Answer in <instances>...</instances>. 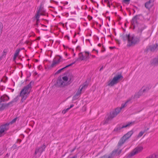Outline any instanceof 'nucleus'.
Instances as JSON below:
<instances>
[{"label": "nucleus", "mask_w": 158, "mask_h": 158, "mask_svg": "<svg viewBox=\"0 0 158 158\" xmlns=\"http://www.w3.org/2000/svg\"><path fill=\"white\" fill-rule=\"evenodd\" d=\"M151 87L152 86L150 85L143 86L138 92V94L135 95V97L136 98H139L143 93H147L151 89Z\"/></svg>", "instance_id": "obj_7"}, {"label": "nucleus", "mask_w": 158, "mask_h": 158, "mask_svg": "<svg viewBox=\"0 0 158 158\" xmlns=\"http://www.w3.org/2000/svg\"><path fill=\"white\" fill-rule=\"evenodd\" d=\"M66 113L64 110H63L62 111V113L63 114H64Z\"/></svg>", "instance_id": "obj_46"}, {"label": "nucleus", "mask_w": 158, "mask_h": 158, "mask_svg": "<svg viewBox=\"0 0 158 158\" xmlns=\"http://www.w3.org/2000/svg\"><path fill=\"white\" fill-rule=\"evenodd\" d=\"M39 11H37V14L35 16V18L36 19V20L37 21H39L40 19V15H39Z\"/></svg>", "instance_id": "obj_26"}, {"label": "nucleus", "mask_w": 158, "mask_h": 158, "mask_svg": "<svg viewBox=\"0 0 158 158\" xmlns=\"http://www.w3.org/2000/svg\"><path fill=\"white\" fill-rule=\"evenodd\" d=\"M76 62H77L76 61V60H75L73 62V63H71V64H69V65H70V66H72V65H73V64H74Z\"/></svg>", "instance_id": "obj_39"}, {"label": "nucleus", "mask_w": 158, "mask_h": 158, "mask_svg": "<svg viewBox=\"0 0 158 158\" xmlns=\"http://www.w3.org/2000/svg\"><path fill=\"white\" fill-rule=\"evenodd\" d=\"M19 96L18 95L12 100V101L14 103H16L17 102L19 99Z\"/></svg>", "instance_id": "obj_25"}, {"label": "nucleus", "mask_w": 158, "mask_h": 158, "mask_svg": "<svg viewBox=\"0 0 158 158\" xmlns=\"http://www.w3.org/2000/svg\"><path fill=\"white\" fill-rule=\"evenodd\" d=\"M90 55L92 56V57L93 58H95L96 57V56L94 55H92L91 54H90Z\"/></svg>", "instance_id": "obj_47"}, {"label": "nucleus", "mask_w": 158, "mask_h": 158, "mask_svg": "<svg viewBox=\"0 0 158 158\" xmlns=\"http://www.w3.org/2000/svg\"><path fill=\"white\" fill-rule=\"evenodd\" d=\"M133 132H134L132 130L130 131L121 138L117 145V149H118V150L123 145L126 141L131 137Z\"/></svg>", "instance_id": "obj_6"}, {"label": "nucleus", "mask_w": 158, "mask_h": 158, "mask_svg": "<svg viewBox=\"0 0 158 158\" xmlns=\"http://www.w3.org/2000/svg\"><path fill=\"white\" fill-rule=\"evenodd\" d=\"M123 2L127 4L129 3L130 0H123Z\"/></svg>", "instance_id": "obj_34"}, {"label": "nucleus", "mask_w": 158, "mask_h": 158, "mask_svg": "<svg viewBox=\"0 0 158 158\" xmlns=\"http://www.w3.org/2000/svg\"><path fill=\"white\" fill-rule=\"evenodd\" d=\"M104 2H106L107 4L109 3V1L108 0H105Z\"/></svg>", "instance_id": "obj_45"}, {"label": "nucleus", "mask_w": 158, "mask_h": 158, "mask_svg": "<svg viewBox=\"0 0 158 158\" xmlns=\"http://www.w3.org/2000/svg\"><path fill=\"white\" fill-rule=\"evenodd\" d=\"M143 16L142 15L139 14L136 15L134 16L132 19L131 23L132 25L135 27V25H138L139 24L138 21L141 18H142Z\"/></svg>", "instance_id": "obj_11"}, {"label": "nucleus", "mask_w": 158, "mask_h": 158, "mask_svg": "<svg viewBox=\"0 0 158 158\" xmlns=\"http://www.w3.org/2000/svg\"><path fill=\"white\" fill-rule=\"evenodd\" d=\"M153 0H150L146 2L145 4V6L147 9H149L152 6L153 3L152 2H153Z\"/></svg>", "instance_id": "obj_16"}, {"label": "nucleus", "mask_w": 158, "mask_h": 158, "mask_svg": "<svg viewBox=\"0 0 158 158\" xmlns=\"http://www.w3.org/2000/svg\"><path fill=\"white\" fill-rule=\"evenodd\" d=\"M45 145L44 144L40 147L36 148L35 149V151L34 153L35 155H36L38 154L39 156H40L42 153L45 150Z\"/></svg>", "instance_id": "obj_13"}, {"label": "nucleus", "mask_w": 158, "mask_h": 158, "mask_svg": "<svg viewBox=\"0 0 158 158\" xmlns=\"http://www.w3.org/2000/svg\"><path fill=\"white\" fill-rule=\"evenodd\" d=\"M39 22V21H36V23L35 25L37 27H38V25Z\"/></svg>", "instance_id": "obj_44"}, {"label": "nucleus", "mask_w": 158, "mask_h": 158, "mask_svg": "<svg viewBox=\"0 0 158 158\" xmlns=\"http://www.w3.org/2000/svg\"><path fill=\"white\" fill-rule=\"evenodd\" d=\"M74 105L73 104H71L70 106L69 107V109L73 107V106H74Z\"/></svg>", "instance_id": "obj_48"}, {"label": "nucleus", "mask_w": 158, "mask_h": 158, "mask_svg": "<svg viewBox=\"0 0 158 158\" xmlns=\"http://www.w3.org/2000/svg\"><path fill=\"white\" fill-rule=\"evenodd\" d=\"M76 49L78 50H79L80 51H81V47H80V46H77V47L76 48Z\"/></svg>", "instance_id": "obj_38"}, {"label": "nucleus", "mask_w": 158, "mask_h": 158, "mask_svg": "<svg viewBox=\"0 0 158 158\" xmlns=\"http://www.w3.org/2000/svg\"><path fill=\"white\" fill-rule=\"evenodd\" d=\"M40 37H38V38H37V40H40Z\"/></svg>", "instance_id": "obj_62"}, {"label": "nucleus", "mask_w": 158, "mask_h": 158, "mask_svg": "<svg viewBox=\"0 0 158 158\" xmlns=\"http://www.w3.org/2000/svg\"><path fill=\"white\" fill-rule=\"evenodd\" d=\"M155 155L156 158H158V152L156 153Z\"/></svg>", "instance_id": "obj_50"}, {"label": "nucleus", "mask_w": 158, "mask_h": 158, "mask_svg": "<svg viewBox=\"0 0 158 158\" xmlns=\"http://www.w3.org/2000/svg\"><path fill=\"white\" fill-rule=\"evenodd\" d=\"M128 102H126L125 104H122L120 108H117L115 109L114 110L110 112V114L105 121L103 123V125L108 123L109 121L111 120L113 118L116 116L120 112L121 110L124 108L126 106V104Z\"/></svg>", "instance_id": "obj_3"}, {"label": "nucleus", "mask_w": 158, "mask_h": 158, "mask_svg": "<svg viewBox=\"0 0 158 158\" xmlns=\"http://www.w3.org/2000/svg\"><path fill=\"white\" fill-rule=\"evenodd\" d=\"M69 110V108H67L66 109H64L66 112H67Z\"/></svg>", "instance_id": "obj_52"}, {"label": "nucleus", "mask_w": 158, "mask_h": 158, "mask_svg": "<svg viewBox=\"0 0 158 158\" xmlns=\"http://www.w3.org/2000/svg\"><path fill=\"white\" fill-rule=\"evenodd\" d=\"M143 148L142 147H138L135 148L130 153L127 155V157L129 158L134 156L136 153L140 152L142 150Z\"/></svg>", "instance_id": "obj_12"}, {"label": "nucleus", "mask_w": 158, "mask_h": 158, "mask_svg": "<svg viewBox=\"0 0 158 158\" xmlns=\"http://www.w3.org/2000/svg\"><path fill=\"white\" fill-rule=\"evenodd\" d=\"M103 69V66H102L100 69L99 71H101Z\"/></svg>", "instance_id": "obj_54"}, {"label": "nucleus", "mask_w": 158, "mask_h": 158, "mask_svg": "<svg viewBox=\"0 0 158 158\" xmlns=\"http://www.w3.org/2000/svg\"><path fill=\"white\" fill-rule=\"evenodd\" d=\"M150 64L152 66H157L158 65V56L151 61Z\"/></svg>", "instance_id": "obj_15"}, {"label": "nucleus", "mask_w": 158, "mask_h": 158, "mask_svg": "<svg viewBox=\"0 0 158 158\" xmlns=\"http://www.w3.org/2000/svg\"><path fill=\"white\" fill-rule=\"evenodd\" d=\"M128 102H126L125 104H122L120 108H117L115 109L114 110L110 112V114L105 121L103 123V125L108 123L109 121L111 120L113 118L116 116L120 112L121 110L124 108L126 106V104Z\"/></svg>", "instance_id": "obj_2"}, {"label": "nucleus", "mask_w": 158, "mask_h": 158, "mask_svg": "<svg viewBox=\"0 0 158 158\" xmlns=\"http://www.w3.org/2000/svg\"><path fill=\"white\" fill-rule=\"evenodd\" d=\"M88 17L89 18V20L91 19H92V17L91 16H90L89 15L88 16Z\"/></svg>", "instance_id": "obj_49"}, {"label": "nucleus", "mask_w": 158, "mask_h": 158, "mask_svg": "<svg viewBox=\"0 0 158 158\" xmlns=\"http://www.w3.org/2000/svg\"><path fill=\"white\" fill-rule=\"evenodd\" d=\"M59 63V61H56L54 59L53 60V63L49 67V68H53L56 64H58Z\"/></svg>", "instance_id": "obj_21"}, {"label": "nucleus", "mask_w": 158, "mask_h": 158, "mask_svg": "<svg viewBox=\"0 0 158 158\" xmlns=\"http://www.w3.org/2000/svg\"><path fill=\"white\" fill-rule=\"evenodd\" d=\"M42 30H44V31H47V29H42Z\"/></svg>", "instance_id": "obj_64"}, {"label": "nucleus", "mask_w": 158, "mask_h": 158, "mask_svg": "<svg viewBox=\"0 0 158 158\" xmlns=\"http://www.w3.org/2000/svg\"><path fill=\"white\" fill-rule=\"evenodd\" d=\"M0 99H1L3 102H5L9 100L10 98L7 95L5 94L2 96L0 98Z\"/></svg>", "instance_id": "obj_17"}, {"label": "nucleus", "mask_w": 158, "mask_h": 158, "mask_svg": "<svg viewBox=\"0 0 158 158\" xmlns=\"http://www.w3.org/2000/svg\"><path fill=\"white\" fill-rule=\"evenodd\" d=\"M148 158H156L155 154L150 156Z\"/></svg>", "instance_id": "obj_33"}, {"label": "nucleus", "mask_w": 158, "mask_h": 158, "mask_svg": "<svg viewBox=\"0 0 158 158\" xmlns=\"http://www.w3.org/2000/svg\"><path fill=\"white\" fill-rule=\"evenodd\" d=\"M3 54L2 55V56L4 55H6V52L5 51V50H4L3 52Z\"/></svg>", "instance_id": "obj_43"}, {"label": "nucleus", "mask_w": 158, "mask_h": 158, "mask_svg": "<svg viewBox=\"0 0 158 158\" xmlns=\"http://www.w3.org/2000/svg\"><path fill=\"white\" fill-rule=\"evenodd\" d=\"M10 155V154L7 153L4 157V158L8 157Z\"/></svg>", "instance_id": "obj_41"}, {"label": "nucleus", "mask_w": 158, "mask_h": 158, "mask_svg": "<svg viewBox=\"0 0 158 158\" xmlns=\"http://www.w3.org/2000/svg\"><path fill=\"white\" fill-rule=\"evenodd\" d=\"M144 131H140L139 134L138 135V137H141L142 136V135H143V134L144 133Z\"/></svg>", "instance_id": "obj_31"}, {"label": "nucleus", "mask_w": 158, "mask_h": 158, "mask_svg": "<svg viewBox=\"0 0 158 158\" xmlns=\"http://www.w3.org/2000/svg\"><path fill=\"white\" fill-rule=\"evenodd\" d=\"M20 50L21 49L20 48L17 49L15 51L14 55L15 56H18L19 54V52L20 51Z\"/></svg>", "instance_id": "obj_28"}, {"label": "nucleus", "mask_w": 158, "mask_h": 158, "mask_svg": "<svg viewBox=\"0 0 158 158\" xmlns=\"http://www.w3.org/2000/svg\"><path fill=\"white\" fill-rule=\"evenodd\" d=\"M9 127V124L7 123L0 126V137L3 136L6 133Z\"/></svg>", "instance_id": "obj_8"}, {"label": "nucleus", "mask_w": 158, "mask_h": 158, "mask_svg": "<svg viewBox=\"0 0 158 158\" xmlns=\"http://www.w3.org/2000/svg\"><path fill=\"white\" fill-rule=\"evenodd\" d=\"M79 57L76 60L77 61L80 60H83L85 59L84 56L82 54V52H81L79 53Z\"/></svg>", "instance_id": "obj_20"}, {"label": "nucleus", "mask_w": 158, "mask_h": 158, "mask_svg": "<svg viewBox=\"0 0 158 158\" xmlns=\"http://www.w3.org/2000/svg\"><path fill=\"white\" fill-rule=\"evenodd\" d=\"M149 129V128H148V127L146 128V127H145V129H144V130L143 131H144V132H145L147 131Z\"/></svg>", "instance_id": "obj_36"}, {"label": "nucleus", "mask_w": 158, "mask_h": 158, "mask_svg": "<svg viewBox=\"0 0 158 158\" xmlns=\"http://www.w3.org/2000/svg\"><path fill=\"white\" fill-rule=\"evenodd\" d=\"M123 78L121 74H119L114 77L112 80L110 81H109L108 85L111 86H113L114 85L117 84L118 81V80L120 79H122Z\"/></svg>", "instance_id": "obj_9"}, {"label": "nucleus", "mask_w": 158, "mask_h": 158, "mask_svg": "<svg viewBox=\"0 0 158 158\" xmlns=\"http://www.w3.org/2000/svg\"><path fill=\"white\" fill-rule=\"evenodd\" d=\"M3 57H2V56L0 57V61L2 60V58Z\"/></svg>", "instance_id": "obj_58"}, {"label": "nucleus", "mask_w": 158, "mask_h": 158, "mask_svg": "<svg viewBox=\"0 0 158 158\" xmlns=\"http://www.w3.org/2000/svg\"><path fill=\"white\" fill-rule=\"evenodd\" d=\"M115 40L116 42L117 43H118L119 44V41L118 40L115 39Z\"/></svg>", "instance_id": "obj_51"}, {"label": "nucleus", "mask_w": 158, "mask_h": 158, "mask_svg": "<svg viewBox=\"0 0 158 158\" xmlns=\"http://www.w3.org/2000/svg\"><path fill=\"white\" fill-rule=\"evenodd\" d=\"M54 2L56 4H57L58 3V2H56V1H54Z\"/></svg>", "instance_id": "obj_61"}, {"label": "nucleus", "mask_w": 158, "mask_h": 158, "mask_svg": "<svg viewBox=\"0 0 158 158\" xmlns=\"http://www.w3.org/2000/svg\"><path fill=\"white\" fill-rule=\"evenodd\" d=\"M1 99H0V111H2L4 110L5 109H3L2 108V105L4 106L5 103H2V102L1 101Z\"/></svg>", "instance_id": "obj_22"}, {"label": "nucleus", "mask_w": 158, "mask_h": 158, "mask_svg": "<svg viewBox=\"0 0 158 158\" xmlns=\"http://www.w3.org/2000/svg\"><path fill=\"white\" fill-rule=\"evenodd\" d=\"M17 56H15V55H14V57L13 58V60L14 61H15V60L16 58L17 57Z\"/></svg>", "instance_id": "obj_42"}, {"label": "nucleus", "mask_w": 158, "mask_h": 158, "mask_svg": "<svg viewBox=\"0 0 158 158\" xmlns=\"http://www.w3.org/2000/svg\"><path fill=\"white\" fill-rule=\"evenodd\" d=\"M107 4V6L109 7V8L110 7V3L109 4Z\"/></svg>", "instance_id": "obj_60"}, {"label": "nucleus", "mask_w": 158, "mask_h": 158, "mask_svg": "<svg viewBox=\"0 0 158 158\" xmlns=\"http://www.w3.org/2000/svg\"><path fill=\"white\" fill-rule=\"evenodd\" d=\"M88 84L86 83H85L83 84L82 88H81V89H85L88 86Z\"/></svg>", "instance_id": "obj_30"}, {"label": "nucleus", "mask_w": 158, "mask_h": 158, "mask_svg": "<svg viewBox=\"0 0 158 158\" xmlns=\"http://www.w3.org/2000/svg\"><path fill=\"white\" fill-rule=\"evenodd\" d=\"M144 29V27H142L141 28H139L138 29V32H140L141 33H142V31L143 30V29Z\"/></svg>", "instance_id": "obj_32"}, {"label": "nucleus", "mask_w": 158, "mask_h": 158, "mask_svg": "<svg viewBox=\"0 0 158 158\" xmlns=\"http://www.w3.org/2000/svg\"><path fill=\"white\" fill-rule=\"evenodd\" d=\"M158 50V44H157L150 45L147 49V51L151 52H154L156 50Z\"/></svg>", "instance_id": "obj_14"}, {"label": "nucleus", "mask_w": 158, "mask_h": 158, "mask_svg": "<svg viewBox=\"0 0 158 158\" xmlns=\"http://www.w3.org/2000/svg\"><path fill=\"white\" fill-rule=\"evenodd\" d=\"M121 37L123 41L127 40V46L128 47L134 46L138 44L140 40L139 37L136 36L134 35H130V34L125 35L123 33Z\"/></svg>", "instance_id": "obj_1"}, {"label": "nucleus", "mask_w": 158, "mask_h": 158, "mask_svg": "<svg viewBox=\"0 0 158 158\" xmlns=\"http://www.w3.org/2000/svg\"><path fill=\"white\" fill-rule=\"evenodd\" d=\"M16 146L15 144H14L13 146V147L14 148H16Z\"/></svg>", "instance_id": "obj_56"}, {"label": "nucleus", "mask_w": 158, "mask_h": 158, "mask_svg": "<svg viewBox=\"0 0 158 158\" xmlns=\"http://www.w3.org/2000/svg\"><path fill=\"white\" fill-rule=\"evenodd\" d=\"M76 147H75L72 150L70 151V152H73V151H75V150L76 149Z\"/></svg>", "instance_id": "obj_40"}, {"label": "nucleus", "mask_w": 158, "mask_h": 158, "mask_svg": "<svg viewBox=\"0 0 158 158\" xmlns=\"http://www.w3.org/2000/svg\"><path fill=\"white\" fill-rule=\"evenodd\" d=\"M65 37H66L68 40H69V37L68 36L66 35L65 36Z\"/></svg>", "instance_id": "obj_53"}, {"label": "nucleus", "mask_w": 158, "mask_h": 158, "mask_svg": "<svg viewBox=\"0 0 158 158\" xmlns=\"http://www.w3.org/2000/svg\"><path fill=\"white\" fill-rule=\"evenodd\" d=\"M41 26L42 27H47V26H46V25H43V24H41Z\"/></svg>", "instance_id": "obj_55"}, {"label": "nucleus", "mask_w": 158, "mask_h": 158, "mask_svg": "<svg viewBox=\"0 0 158 158\" xmlns=\"http://www.w3.org/2000/svg\"><path fill=\"white\" fill-rule=\"evenodd\" d=\"M58 56L59 57V59H58L57 61H59V63L60 61V60L62 59V57L60 56Z\"/></svg>", "instance_id": "obj_37"}, {"label": "nucleus", "mask_w": 158, "mask_h": 158, "mask_svg": "<svg viewBox=\"0 0 158 158\" xmlns=\"http://www.w3.org/2000/svg\"><path fill=\"white\" fill-rule=\"evenodd\" d=\"M85 53L87 55L84 56L85 58L84 60H86L88 59L89 58V56L90 55V54L89 52L85 51Z\"/></svg>", "instance_id": "obj_23"}, {"label": "nucleus", "mask_w": 158, "mask_h": 158, "mask_svg": "<svg viewBox=\"0 0 158 158\" xmlns=\"http://www.w3.org/2000/svg\"><path fill=\"white\" fill-rule=\"evenodd\" d=\"M65 67L62 68H61V69L59 70L58 71H57L56 72V73H55V74H58L59 73H61L62 71H63L64 69H65Z\"/></svg>", "instance_id": "obj_29"}, {"label": "nucleus", "mask_w": 158, "mask_h": 158, "mask_svg": "<svg viewBox=\"0 0 158 158\" xmlns=\"http://www.w3.org/2000/svg\"><path fill=\"white\" fill-rule=\"evenodd\" d=\"M14 103L12 101H11L8 103H6L5 105H4V106L2 105V107L3 109H5L6 108H8L9 107H11L13 106L14 105Z\"/></svg>", "instance_id": "obj_18"}, {"label": "nucleus", "mask_w": 158, "mask_h": 158, "mask_svg": "<svg viewBox=\"0 0 158 158\" xmlns=\"http://www.w3.org/2000/svg\"><path fill=\"white\" fill-rule=\"evenodd\" d=\"M50 2H54V1L53 0H50Z\"/></svg>", "instance_id": "obj_63"}, {"label": "nucleus", "mask_w": 158, "mask_h": 158, "mask_svg": "<svg viewBox=\"0 0 158 158\" xmlns=\"http://www.w3.org/2000/svg\"><path fill=\"white\" fill-rule=\"evenodd\" d=\"M69 67H70V65H69V64L66 66L65 67V68H67Z\"/></svg>", "instance_id": "obj_57"}, {"label": "nucleus", "mask_w": 158, "mask_h": 158, "mask_svg": "<svg viewBox=\"0 0 158 158\" xmlns=\"http://www.w3.org/2000/svg\"><path fill=\"white\" fill-rule=\"evenodd\" d=\"M98 46L99 47H100L101 46V44H98Z\"/></svg>", "instance_id": "obj_59"}, {"label": "nucleus", "mask_w": 158, "mask_h": 158, "mask_svg": "<svg viewBox=\"0 0 158 158\" xmlns=\"http://www.w3.org/2000/svg\"><path fill=\"white\" fill-rule=\"evenodd\" d=\"M68 81V78L67 76L62 77L59 76L57 79L56 83V86L58 87L62 88L65 86L68 85L67 81Z\"/></svg>", "instance_id": "obj_5"}, {"label": "nucleus", "mask_w": 158, "mask_h": 158, "mask_svg": "<svg viewBox=\"0 0 158 158\" xmlns=\"http://www.w3.org/2000/svg\"><path fill=\"white\" fill-rule=\"evenodd\" d=\"M134 122H129L125 125H122V124L118 125L115 128L114 130V131L117 132H120L121 129L132 125L134 123Z\"/></svg>", "instance_id": "obj_10"}, {"label": "nucleus", "mask_w": 158, "mask_h": 158, "mask_svg": "<svg viewBox=\"0 0 158 158\" xmlns=\"http://www.w3.org/2000/svg\"><path fill=\"white\" fill-rule=\"evenodd\" d=\"M81 90L82 89H80V90H78L77 92V93H76L75 95L73 96V98H74L75 97L77 96H78V95H80L81 94Z\"/></svg>", "instance_id": "obj_27"}, {"label": "nucleus", "mask_w": 158, "mask_h": 158, "mask_svg": "<svg viewBox=\"0 0 158 158\" xmlns=\"http://www.w3.org/2000/svg\"><path fill=\"white\" fill-rule=\"evenodd\" d=\"M43 7H42L41 6V5H40V6L39 9L38 10V11H39V13L41 11H42V10L43 9Z\"/></svg>", "instance_id": "obj_35"}, {"label": "nucleus", "mask_w": 158, "mask_h": 158, "mask_svg": "<svg viewBox=\"0 0 158 158\" xmlns=\"http://www.w3.org/2000/svg\"><path fill=\"white\" fill-rule=\"evenodd\" d=\"M17 117L13 119L11 121H10L9 123H7L9 124V125L10 124H13V123L15 122L17 120Z\"/></svg>", "instance_id": "obj_24"}, {"label": "nucleus", "mask_w": 158, "mask_h": 158, "mask_svg": "<svg viewBox=\"0 0 158 158\" xmlns=\"http://www.w3.org/2000/svg\"><path fill=\"white\" fill-rule=\"evenodd\" d=\"M68 78V80H69V81H67V83L68 85L70 84V83L73 81V76L72 73H69V75L67 77Z\"/></svg>", "instance_id": "obj_19"}, {"label": "nucleus", "mask_w": 158, "mask_h": 158, "mask_svg": "<svg viewBox=\"0 0 158 158\" xmlns=\"http://www.w3.org/2000/svg\"><path fill=\"white\" fill-rule=\"evenodd\" d=\"M34 83L33 81H31L28 85L25 86L21 90L19 96L22 97L21 102H22L27 97L28 95L30 93V91H28V90L29 89L31 88V83L33 84Z\"/></svg>", "instance_id": "obj_4"}]
</instances>
